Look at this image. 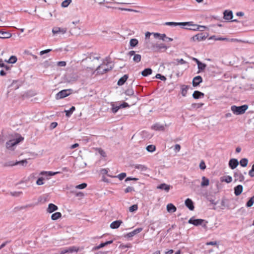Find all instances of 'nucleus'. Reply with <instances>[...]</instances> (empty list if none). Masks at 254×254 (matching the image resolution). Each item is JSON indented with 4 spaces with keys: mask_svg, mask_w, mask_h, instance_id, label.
<instances>
[{
    "mask_svg": "<svg viewBox=\"0 0 254 254\" xmlns=\"http://www.w3.org/2000/svg\"><path fill=\"white\" fill-rule=\"evenodd\" d=\"M24 139L22 136H20L15 139L9 140L5 143L6 148L10 150H14L15 146Z\"/></svg>",
    "mask_w": 254,
    "mask_h": 254,
    "instance_id": "obj_1",
    "label": "nucleus"
},
{
    "mask_svg": "<svg viewBox=\"0 0 254 254\" xmlns=\"http://www.w3.org/2000/svg\"><path fill=\"white\" fill-rule=\"evenodd\" d=\"M207 36H205L203 33H199L192 37L190 39V41L192 42H200L201 41L204 40Z\"/></svg>",
    "mask_w": 254,
    "mask_h": 254,
    "instance_id": "obj_6",
    "label": "nucleus"
},
{
    "mask_svg": "<svg viewBox=\"0 0 254 254\" xmlns=\"http://www.w3.org/2000/svg\"><path fill=\"white\" fill-rule=\"evenodd\" d=\"M152 72V70L150 68H147L144 69L142 72L141 74L143 76H147L151 74Z\"/></svg>",
    "mask_w": 254,
    "mask_h": 254,
    "instance_id": "obj_30",
    "label": "nucleus"
},
{
    "mask_svg": "<svg viewBox=\"0 0 254 254\" xmlns=\"http://www.w3.org/2000/svg\"><path fill=\"white\" fill-rule=\"evenodd\" d=\"M138 209V206L137 204H133L129 207V211L131 212L136 211Z\"/></svg>",
    "mask_w": 254,
    "mask_h": 254,
    "instance_id": "obj_48",
    "label": "nucleus"
},
{
    "mask_svg": "<svg viewBox=\"0 0 254 254\" xmlns=\"http://www.w3.org/2000/svg\"><path fill=\"white\" fill-rule=\"evenodd\" d=\"M209 180L205 177L203 176L202 178V182L201 183V186L202 187H206L209 185Z\"/></svg>",
    "mask_w": 254,
    "mask_h": 254,
    "instance_id": "obj_31",
    "label": "nucleus"
},
{
    "mask_svg": "<svg viewBox=\"0 0 254 254\" xmlns=\"http://www.w3.org/2000/svg\"><path fill=\"white\" fill-rule=\"evenodd\" d=\"M155 77L157 79H160V80H161L162 81H165L166 80V77L164 75H161L160 73H157Z\"/></svg>",
    "mask_w": 254,
    "mask_h": 254,
    "instance_id": "obj_51",
    "label": "nucleus"
},
{
    "mask_svg": "<svg viewBox=\"0 0 254 254\" xmlns=\"http://www.w3.org/2000/svg\"><path fill=\"white\" fill-rule=\"evenodd\" d=\"M87 185L86 183H83L80 185L75 186V188L77 189H83L87 187Z\"/></svg>",
    "mask_w": 254,
    "mask_h": 254,
    "instance_id": "obj_49",
    "label": "nucleus"
},
{
    "mask_svg": "<svg viewBox=\"0 0 254 254\" xmlns=\"http://www.w3.org/2000/svg\"><path fill=\"white\" fill-rule=\"evenodd\" d=\"M165 38H167V36L165 34H160V35L159 36V39L162 40L164 41H166V40L165 39Z\"/></svg>",
    "mask_w": 254,
    "mask_h": 254,
    "instance_id": "obj_64",
    "label": "nucleus"
},
{
    "mask_svg": "<svg viewBox=\"0 0 254 254\" xmlns=\"http://www.w3.org/2000/svg\"><path fill=\"white\" fill-rule=\"evenodd\" d=\"M112 68L113 67L112 66H110V68H103V70H101V68H102V64H101L97 67L96 71H97V73L99 74H103L111 70Z\"/></svg>",
    "mask_w": 254,
    "mask_h": 254,
    "instance_id": "obj_9",
    "label": "nucleus"
},
{
    "mask_svg": "<svg viewBox=\"0 0 254 254\" xmlns=\"http://www.w3.org/2000/svg\"><path fill=\"white\" fill-rule=\"evenodd\" d=\"M170 188H171V186L167 185L165 183L161 184L160 185H158L157 187V189L162 190H164L166 192H168L169 191V190H170Z\"/></svg>",
    "mask_w": 254,
    "mask_h": 254,
    "instance_id": "obj_14",
    "label": "nucleus"
},
{
    "mask_svg": "<svg viewBox=\"0 0 254 254\" xmlns=\"http://www.w3.org/2000/svg\"><path fill=\"white\" fill-rule=\"evenodd\" d=\"M190 88V86L183 85L181 86V94L183 96L186 97L188 92V90Z\"/></svg>",
    "mask_w": 254,
    "mask_h": 254,
    "instance_id": "obj_26",
    "label": "nucleus"
},
{
    "mask_svg": "<svg viewBox=\"0 0 254 254\" xmlns=\"http://www.w3.org/2000/svg\"><path fill=\"white\" fill-rule=\"evenodd\" d=\"M58 209V207L53 203H50L47 209V212L51 213Z\"/></svg>",
    "mask_w": 254,
    "mask_h": 254,
    "instance_id": "obj_15",
    "label": "nucleus"
},
{
    "mask_svg": "<svg viewBox=\"0 0 254 254\" xmlns=\"http://www.w3.org/2000/svg\"><path fill=\"white\" fill-rule=\"evenodd\" d=\"M197 66H198V69H199V70L197 71V73H199L200 72V71H202L205 68V67H206V64L200 62L197 65Z\"/></svg>",
    "mask_w": 254,
    "mask_h": 254,
    "instance_id": "obj_38",
    "label": "nucleus"
},
{
    "mask_svg": "<svg viewBox=\"0 0 254 254\" xmlns=\"http://www.w3.org/2000/svg\"><path fill=\"white\" fill-rule=\"evenodd\" d=\"M177 210L175 205L172 203H169L167 205V210L170 213L175 212Z\"/></svg>",
    "mask_w": 254,
    "mask_h": 254,
    "instance_id": "obj_28",
    "label": "nucleus"
},
{
    "mask_svg": "<svg viewBox=\"0 0 254 254\" xmlns=\"http://www.w3.org/2000/svg\"><path fill=\"white\" fill-rule=\"evenodd\" d=\"M234 177L235 178V181L236 180H239L240 182H243L244 180V179H245L244 176L240 172H239V173L238 172H236V173H235Z\"/></svg>",
    "mask_w": 254,
    "mask_h": 254,
    "instance_id": "obj_21",
    "label": "nucleus"
},
{
    "mask_svg": "<svg viewBox=\"0 0 254 254\" xmlns=\"http://www.w3.org/2000/svg\"><path fill=\"white\" fill-rule=\"evenodd\" d=\"M203 105V103H193L191 107L193 108L198 109L201 108Z\"/></svg>",
    "mask_w": 254,
    "mask_h": 254,
    "instance_id": "obj_47",
    "label": "nucleus"
},
{
    "mask_svg": "<svg viewBox=\"0 0 254 254\" xmlns=\"http://www.w3.org/2000/svg\"><path fill=\"white\" fill-rule=\"evenodd\" d=\"M204 94L200 91L195 90L192 94V97L195 99H198L199 98H203Z\"/></svg>",
    "mask_w": 254,
    "mask_h": 254,
    "instance_id": "obj_16",
    "label": "nucleus"
},
{
    "mask_svg": "<svg viewBox=\"0 0 254 254\" xmlns=\"http://www.w3.org/2000/svg\"><path fill=\"white\" fill-rule=\"evenodd\" d=\"M111 106H112V112L114 114H116V113H117V112L119 111L120 109L125 108L129 107L128 104L126 102H124L123 103L119 105H116L115 103L112 102L111 103Z\"/></svg>",
    "mask_w": 254,
    "mask_h": 254,
    "instance_id": "obj_4",
    "label": "nucleus"
},
{
    "mask_svg": "<svg viewBox=\"0 0 254 254\" xmlns=\"http://www.w3.org/2000/svg\"><path fill=\"white\" fill-rule=\"evenodd\" d=\"M146 150L150 152H152L155 150V146L153 145H149L146 147Z\"/></svg>",
    "mask_w": 254,
    "mask_h": 254,
    "instance_id": "obj_46",
    "label": "nucleus"
},
{
    "mask_svg": "<svg viewBox=\"0 0 254 254\" xmlns=\"http://www.w3.org/2000/svg\"><path fill=\"white\" fill-rule=\"evenodd\" d=\"M11 36V34L8 32L1 31H0V38L1 39H7L9 38Z\"/></svg>",
    "mask_w": 254,
    "mask_h": 254,
    "instance_id": "obj_25",
    "label": "nucleus"
},
{
    "mask_svg": "<svg viewBox=\"0 0 254 254\" xmlns=\"http://www.w3.org/2000/svg\"><path fill=\"white\" fill-rule=\"evenodd\" d=\"M165 25L170 26H185L186 25H191V22H166L165 23Z\"/></svg>",
    "mask_w": 254,
    "mask_h": 254,
    "instance_id": "obj_8",
    "label": "nucleus"
},
{
    "mask_svg": "<svg viewBox=\"0 0 254 254\" xmlns=\"http://www.w3.org/2000/svg\"><path fill=\"white\" fill-rule=\"evenodd\" d=\"M127 174L126 173H122L117 176H113L110 175H108L109 177L112 178H118L120 180L122 181L126 178Z\"/></svg>",
    "mask_w": 254,
    "mask_h": 254,
    "instance_id": "obj_34",
    "label": "nucleus"
},
{
    "mask_svg": "<svg viewBox=\"0 0 254 254\" xmlns=\"http://www.w3.org/2000/svg\"><path fill=\"white\" fill-rule=\"evenodd\" d=\"M141 56L139 54H135L133 58V61L135 63H138L141 61Z\"/></svg>",
    "mask_w": 254,
    "mask_h": 254,
    "instance_id": "obj_43",
    "label": "nucleus"
},
{
    "mask_svg": "<svg viewBox=\"0 0 254 254\" xmlns=\"http://www.w3.org/2000/svg\"><path fill=\"white\" fill-rule=\"evenodd\" d=\"M248 163V159L247 158H243L240 161V165L243 167H245Z\"/></svg>",
    "mask_w": 254,
    "mask_h": 254,
    "instance_id": "obj_39",
    "label": "nucleus"
},
{
    "mask_svg": "<svg viewBox=\"0 0 254 254\" xmlns=\"http://www.w3.org/2000/svg\"><path fill=\"white\" fill-rule=\"evenodd\" d=\"M128 78V75L127 74H125L123 77L120 78L118 81V85L119 86H121L124 84L125 82Z\"/></svg>",
    "mask_w": 254,
    "mask_h": 254,
    "instance_id": "obj_27",
    "label": "nucleus"
},
{
    "mask_svg": "<svg viewBox=\"0 0 254 254\" xmlns=\"http://www.w3.org/2000/svg\"><path fill=\"white\" fill-rule=\"evenodd\" d=\"M202 82V78L201 76L198 75L194 77L192 80V85L193 87H196Z\"/></svg>",
    "mask_w": 254,
    "mask_h": 254,
    "instance_id": "obj_10",
    "label": "nucleus"
},
{
    "mask_svg": "<svg viewBox=\"0 0 254 254\" xmlns=\"http://www.w3.org/2000/svg\"><path fill=\"white\" fill-rule=\"evenodd\" d=\"M62 217V214L61 212H57L53 213L51 216V219L53 220H57Z\"/></svg>",
    "mask_w": 254,
    "mask_h": 254,
    "instance_id": "obj_35",
    "label": "nucleus"
},
{
    "mask_svg": "<svg viewBox=\"0 0 254 254\" xmlns=\"http://www.w3.org/2000/svg\"><path fill=\"white\" fill-rule=\"evenodd\" d=\"M156 47L158 48L159 49H164L165 50H166L167 49V47L164 44L162 43L157 44Z\"/></svg>",
    "mask_w": 254,
    "mask_h": 254,
    "instance_id": "obj_53",
    "label": "nucleus"
},
{
    "mask_svg": "<svg viewBox=\"0 0 254 254\" xmlns=\"http://www.w3.org/2000/svg\"><path fill=\"white\" fill-rule=\"evenodd\" d=\"M228 200L225 198H222L221 202V208L223 209L225 208H229V206L228 205Z\"/></svg>",
    "mask_w": 254,
    "mask_h": 254,
    "instance_id": "obj_29",
    "label": "nucleus"
},
{
    "mask_svg": "<svg viewBox=\"0 0 254 254\" xmlns=\"http://www.w3.org/2000/svg\"><path fill=\"white\" fill-rule=\"evenodd\" d=\"M99 153L103 157L106 156L105 152L101 148H98Z\"/></svg>",
    "mask_w": 254,
    "mask_h": 254,
    "instance_id": "obj_57",
    "label": "nucleus"
},
{
    "mask_svg": "<svg viewBox=\"0 0 254 254\" xmlns=\"http://www.w3.org/2000/svg\"><path fill=\"white\" fill-rule=\"evenodd\" d=\"M57 65L59 66H65L66 65V62L64 61L59 62Z\"/></svg>",
    "mask_w": 254,
    "mask_h": 254,
    "instance_id": "obj_61",
    "label": "nucleus"
},
{
    "mask_svg": "<svg viewBox=\"0 0 254 254\" xmlns=\"http://www.w3.org/2000/svg\"><path fill=\"white\" fill-rule=\"evenodd\" d=\"M151 128L156 130H164L165 129L164 126L159 123L155 124L152 126Z\"/></svg>",
    "mask_w": 254,
    "mask_h": 254,
    "instance_id": "obj_24",
    "label": "nucleus"
},
{
    "mask_svg": "<svg viewBox=\"0 0 254 254\" xmlns=\"http://www.w3.org/2000/svg\"><path fill=\"white\" fill-rule=\"evenodd\" d=\"M191 22V25H190V26H191L192 27L191 28H186L187 29H189V30H199V31H203V30L202 29H200V28H206L205 26H201V25H197V24H193V22Z\"/></svg>",
    "mask_w": 254,
    "mask_h": 254,
    "instance_id": "obj_19",
    "label": "nucleus"
},
{
    "mask_svg": "<svg viewBox=\"0 0 254 254\" xmlns=\"http://www.w3.org/2000/svg\"><path fill=\"white\" fill-rule=\"evenodd\" d=\"M176 61L178 62V64H184L187 63V62L184 61L183 59H177Z\"/></svg>",
    "mask_w": 254,
    "mask_h": 254,
    "instance_id": "obj_60",
    "label": "nucleus"
},
{
    "mask_svg": "<svg viewBox=\"0 0 254 254\" xmlns=\"http://www.w3.org/2000/svg\"><path fill=\"white\" fill-rule=\"evenodd\" d=\"M27 163V161L26 160H22L21 161L15 162V164H17V165L19 164V165H21L23 166H26Z\"/></svg>",
    "mask_w": 254,
    "mask_h": 254,
    "instance_id": "obj_52",
    "label": "nucleus"
},
{
    "mask_svg": "<svg viewBox=\"0 0 254 254\" xmlns=\"http://www.w3.org/2000/svg\"><path fill=\"white\" fill-rule=\"evenodd\" d=\"M79 250V248L75 246H72L63 248L61 251V254H65L66 253L72 254L77 253Z\"/></svg>",
    "mask_w": 254,
    "mask_h": 254,
    "instance_id": "obj_7",
    "label": "nucleus"
},
{
    "mask_svg": "<svg viewBox=\"0 0 254 254\" xmlns=\"http://www.w3.org/2000/svg\"><path fill=\"white\" fill-rule=\"evenodd\" d=\"M138 41L137 39H131L130 40L129 44L131 47H134L137 46V45L138 44Z\"/></svg>",
    "mask_w": 254,
    "mask_h": 254,
    "instance_id": "obj_41",
    "label": "nucleus"
},
{
    "mask_svg": "<svg viewBox=\"0 0 254 254\" xmlns=\"http://www.w3.org/2000/svg\"><path fill=\"white\" fill-rule=\"evenodd\" d=\"M66 29L65 28H61L59 27H54L53 28L52 32L54 34H57L60 33L64 34L66 32Z\"/></svg>",
    "mask_w": 254,
    "mask_h": 254,
    "instance_id": "obj_18",
    "label": "nucleus"
},
{
    "mask_svg": "<svg viewBox=\"0 0 254 254\" xmlns=\"http://www.w3.org/2000/svg\"><path fill=\"white\" fill-rule=\"evenodd\" d=\"M104 247H105L104 243H102L99 245L93 247L92 251H96Z\"/></svg>",
    "mask_w": 254,
    "mask_h": 254,
    "instance_id": "obj_50",
    "label": "nucleus"
},
{
    "mask_svg": "<svg viewBox=\"0 0 254 254\" xmlns=\"http://www.w3.org/2000/svg\"><path fill=\"white\" fill-rule=\"evenodd\" d=\"M99 4H102L104 3H106L107 4H112V3H117L119 4H130V3H127V2H115L114 0H112V1H106L105 0H103V1H100L98 2Z\"/></svg>",
    "mask_w": 254,
    "mask_h": 254,
    "instance_id": "obj_23",
    "label": "nucleus"
},
{
    "mask_svg": "<svg viewBox=\"0 0 254 254\" xmlns=\"http://www.w3.org/2000/svg\"><path fill=\"white\" fill-rule=\"evenodd\" d=\"M134 235H135L134 234L133 232L132 231L131 232L127 233L126 235H125V237H127V238H131V237H132L133 236H134Z\"/></svg>",
    "mask_w": 254,
    "mask_h": 254,
    "instance_id": "obj_63",
    "label": "nucleus"
},
{
    "mask_svg": "<svg viewBox=\"0 0 254 254\" xmlns=\"http://www.w3.org/2000/svg\"><path fill=\"white\" fill-rule=\"evenodd\" d=\"M15 165H17V164H15V162L14 161H8L5 163V166H13Z\"/></svg>",
    "mask_w": 254,
    "mask_h": 254,
    "instance_id": "obj_56",
    "label": "nucleus"
},
{
    "mask_svg": "<svg viewBox=\"0 0 254 254\" xmlns=\"http://www.w3.org/2000/svg\"><path fill=\"white\" fill-rule=\"evenodd\" d=\"M209 40L214 39L216 41H228V39L223 37H217L215 35H213L209 38Z\"/></svg>",
    "mask_w": 254,
    "mask_h": 254,
    "instance_id": "obj_37",
    "label": "nucleus"
},
{
    "mask_svg": "<svg viewBox=\"0 0 254 254\" xmlns=\"http://www.w3.org/2000/svg\"><path fill=\"white\" fill-rule=\"evenodd\" d=\"M125 93L126 95L129 96H133L134 97H135V96H134V90L132 89V88H131V87L127 89L125 91Z\"/></svg>",
    "mask_w": 254,
    "mask_h": 254,
    "instance_id": "obj_32",
    "label": "nucleus"
},
{
    "mask_svg": "<svg viewBox=\"0 0 254 254\" xmlns=\"http://www.w3.org/2000/svg\"><path fill=\"white\" fill-rule=\"evenodd\" d=\"M199 168L201 170H204L206 168V165L203 161H201L199 164Z\"/></svg>",
    "mask_w": 254,
    "mask_h": 254,
    "instance_id": "obj_59",
    "label": "nucleus"
},
{
    "mask_svg": "<svg viewBox=\"0 0 254 254\" xmlns=\"http://www.w3.org/2000/svg\"><path fill=\"white\" fill-rule=\"evenodd\" d=\"M223 18L227 20H230L233 18L232 11L229 10H225L223 12Z\"/></svg>",
    "mask_w": 254,
    "mask_h": 254,
    "instance_id": "obj_12",
    "label": "nucleus"
},
{
    "mask_svg": "<svg viewBox=\"0 0 254 254\" xmlns=\"http://www.w3.org/2000/svg\"><path fill=\"white\" fill-rule=\"evenodd\" d=\"M134 168L136 169L140 170L142 171H145L147 169V168L145 166H144L143 165H141V164L135 165Z\"/></svg>",
    "mask_w": 254,
    "mask_h": 254,
    "instance_id": "obj_36",
    "label": "nucleus"
},
{
    "mask_svg": "<svg viewBox=\"0 0 254 254\" xmlns=\"http://www.w3.org/2000/svg\"><path fill=\"white\" fill-rule=\"evenodd\" d=\"M71 2V0H64L62 3V6L63 7H66Z\"/></svg>",
    "mask_w": 254,
    "mask_h": 254,
    "instance_id": "obj_45",
    "label": "nucleus"
},
{
    "mask_svg": "<svg viewBox=\"0 0 254 254\" xmlns=\"http://www.w3.org/2000/svg\"><path fill=\"white\" fill-rule=\"evenodd\" d=\"M248 109V106L247 105H243L240 106L233 105L231 107V111L234 114L237 115L244 114Z\"/></svg>",
    "mask_w": 254,
    "mask_h": 254,
    "instance_id": "obj_2",
    "label": "nucleus"
},
{
    "mask_svg": "<svg viewBox=\"0 0 254 254\" xmlns=\"http://www.w3.org/2000/svg\"><path fill=\"white\" fill-rule=\"evenodd\" d=\"M72 92L71 89H64L59 92L56 95V99H61L70 95Z\"/></svg>",
    "mask_w": 254,
    "mask_h": 254,
    "instance_id": "obj_5",
    "label": "nucleus"
},
{
    "mask_svg": "<svg viewBox=\"0 0 254 254\" xmlns=\"http://www.w3.org/2000/svg\"><path fill=\"white\" fill-rule=\"evenodd\" d=\"M138 178H133V177H127V178L125 181L126 182H127V181H137L138 180Z\"/></svg>",
    "mask_w": 254,
    "mask_h": 254,
    "instance_id": "obj_58",
    "label": "nucleus"
},
{
    "mask_svg": "<svg viewBox=\"0 0 254 254\" xmlns=\"http://www.w3.org/2000/svg\"><path fill=\"white\" fill-rule=\"evenodd\" d=\"M205 222V223H207V222L205 221V220L202 219H195L194 217H192L190 218L188 221V223L191 224H192L195 226H198L199 225H202L203 228L206 227V224H203V223Z\"/></svg>",
    "mask_w": 254,
    "mask_h": 254,
    "instance_id": "obj_3",
    "label": "nucleus"
},
{
    "mask_svg": "<svg viewBox=\"0 0 254 254\" xmlns=\"http://www.w3.org/2000/svg\"><path fill=\"white\" fill-rule=\"evenodd\" d=\"M123 223V222L121 220H116L114 222H113L111 225L110 227L112 229H117L118 228L121 224Z\"/></svg>",
    "mask_w": 254,
    "mask_h": 254,
    "instance_id": "obj_22",
    "label": "nucleus"
},
{
    "mask_svg": "<svg viewBox=\"0 0 254 254\" xmlns=\"http://www.w3.org/2000/svg\"><path fill=\"white\" fill-rule=\"evenodd\" d=\"M75 110V108L74 106H72L69 110H65L64 112L65 113V116L67 117H69L71 116L73 112Z\"/></svg>",
    "mask_w": 254,
    "mask_h": 254,
    "instance_id": "obj_33",
    "label": "nucleus"
},
{
    "mask_svg": "<svg viewBox=\"0 0 254 254\" xmlns=\"http://www.w3.org/2000/svg\"><path fill=\"white\" fill-rule=\"evenodd\" d=\"M5 61L10 64H14L17 61V58L14 56H11L7 61Z\"/></svg>",
    "mask_w": 254,
    "mask_h": 254,
    "instance_id": "obj_42",
    "label": "nucleus"
},
{
    "mask_svg": "<svg viewBox=\"0 0 254 254\" xmlns=\"http://www.w3.org/2000/svg\"><path fill=\"white\" fill-rule=\"evenodd\" d=\"M243 187L242 185H239L234 188V193L236 196L241 194L243 191Z\"/></svg>",
    "mask_w": 254,
    "mask_h": 254,
    "instance_id": "obj_20",
    "label": "nucleus"
},
{
    "mask_svg": "<svg viewBox=\"0 0 254 254\" xmlns=\"http://www.w3.org/2000/svg\"><path fill=\"white\" fill-rule=\"evenodd\" d=\"M45 180L44 177H40L36 181V184L38 186L42 185L44 184V181Z\"/></svg>",
    "mask_w": 254,
    "mask_h": 254,
    "instance_id": "obj_44",
    "label": "nucleus"
},
{
    "mask_svg": "<svg viewBox=\"0 0 254 254\" xmlns=\"http://www.w3.org/2000/svg\"><path fill=\"white\" fill-rule=\"evenodd\" d=\"M254 203V195L251 197L249 200L246 203V206L248 207H250L252 206Z\"/></svg>",
    "mask_w": 254,
    "mask_h": 254,
    "instance_id": "obj_40",
    "label": "nucleus"
},
{
    "mask_svg": "<svg viewBox=\"0 0 254 254\" xmlns=\"http://www.w3.org/2000/svg\"><path fill=\"white\" fill-rule=\"evenodd\" d=\"M239 162L237 159H231L229 161V166L231 169H235L238 165Z\"/></svg>",
    "mask_w": 254,
    "mask_h": 254,
    "instance_id": "obj_11",
    "label": "nucleus"
},
{
    "mask_svg": "<svg viewBox=\"0 0 254 254\" xmlns=\"http://www.w3.org/2000/svg\"><path fill=\"white\" fill-rule=\"evenodd\" d=\"M142 230V228H137L136 229L132 231L135 235L140 233Z\"/></svg>",
    "mask_w": 254,
    "mask_h": 254,
    "instance_id": "obj_62",
    "label": "nucleus"
},
{
    "mask_svg": "<svg viewBox=\"0 0 254 254\" xmlns=\"http://www.w3.org/2000/svg\"><path fill=\"white\" fill-rule=\"evenodd\" d=\"M132 191H134V189L132 187H128L125 190V193H128Z\"/></svg>",
    "mask_w": 254,
    "mask_h": 254,
    "instance_id": "obj_54",
    "label": "nucleus"
},
{
    "mask_svg": "<svg viewBox=\"0 0 254 254\" xmlns=\"http://www.w3.org/2000/svg\"><path fill=\"white\" fill-rule=\"evenodd\" d=\"M58 173H59V172H53L51 171H42L40 172V175L42 176H45V177H48L54 176ZM47 179H48V178H47Z\"/></svg>",
    "mask_w": 254,
    "mask_h": 254,
    "instance_id": "obj_17",
    "label": "nucleus"
},
{
    "mask_svg": "<svg viewBox=\"0 0 254 254\" xmlns=\"http://www.w3.org/2000/svg\"><path fill=\"white\" fill-rule=\"evenodd\" d=\"M22 193V191H14V192H11L10 194L11 195L13 196H19L20 195H21Z\"/></svg>",
    "mask_w": 254,
    "mask_h": 254,
    "instance_id": "obj_55",
    "label": "nucleus"
},
{
    "mask_svg": "<svg viewBox=\"0 0 254 254\" xmlns=\"http://www.w3.org/2000/svg\"><path fill=\"white\" fill-rule=\"evenodd\" d=\"M185 205L190 210H194V203L191 199L187 198L185 200Z\"/></svg>",
    "mask_w": 254,
    "mask_h": 254,
    "instance_id": "obj_13",
    "label": "nucleus"
}]
</instances>
